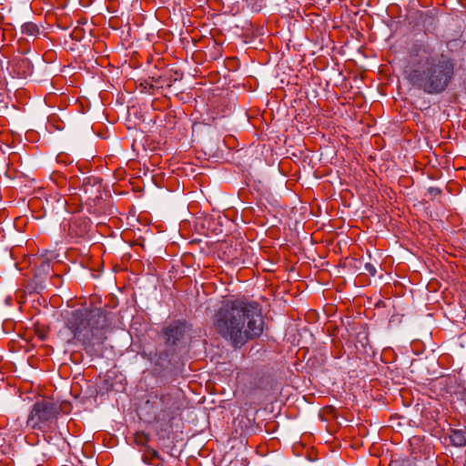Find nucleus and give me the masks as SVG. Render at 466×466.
I'll list each match as a JSON object with an SVG mask.
<instances>
[{"label": "nucleus", "instance_id": "f257e3e1", "mask_svg": "<svg viewBox=\"0 0 466 466\" xmlns=\"http://www.w3.org/2000/svg\"><path fill=\"white\" fill-rule=\"evenodd\" d=\"M455 60L440 52L429 38L413 42L408 49L406 78L415 88L428 95L443 93L455 76Z\"/></svg>", "mask_w": 466, "mask_h": 466}, {"label": "nucleus", "instance_id": "423d86ee", "mask_svg": "<svg viewBox=\"0 0 466 466\" xmlns=\"http://www.w3.org/2000/svg\"><path fill=\"white\" fill-rule=\"evenodd\" d=\"M446 392L457 400L466 399V387L461 384L455 377H448L446 379Z\"/></svg>", "mask_w": 466, "mask_h": 466}, {"label": "nucleus", "instance_id": "ddd939ff", "mask_svg": "<svg viewBox=\"0 0 466 466\" xmlns=\"http://www.w3.org/2000/svg\"><path fill=\"white\" fill-rule=\"evenodd\" d=\"M431 194L437 196L441 194V190L439 188L431 187L430 188Z\"/></svg>", "mask_w": 466, "mask_h": 466}, {"label": "nucleus", "instance_id": "1a4fd4ad", "mask_svg": "<svg viewBox=\"0 0 466 466\" xmlns=\"http://www.w3.org/2000/svg\"><path fill=\"white\" fill-rule=\"evenodd\" d=\"M451 443L456 447H463L466 445V431L451 430L450 434Z\"/></svg>", "mask_w": 466, "mask_h": 466}, {"label": "nucleus", "instance_id": "9b49d317", "mask_svg": "<svg viewBox=\"0 0 466 466\" xmlns=\"http://www.w3.org/2000/svg\"><path fill=\"white\" fill-rule=\"evenodd\" d=\"M51 270V266H50V263L47 262V261H42V263L40 264L38 269H37V272L35 274V278L38 279V278H41V273H46V274H48Z\"/></svg>", "mask_w": 466, "mask_h": 466}, {"label": "nucleus", "instance_id": "9d476101", "mask_svg": "<svg viewBox=\"0 0 466 466\" xmlns=\"http://www.w3.org/2000/svg\"><path fill=\"white\" fill-rule=\"evenodd\" d=\"M21 31L25 35L36 36L39 34V27L35 23L27 22L22 25Z\"/></svg>", "mask_w": 466, "mask_h": 466}, {"label": "nucleus", "instance_id": "4468645a", "mask_svg": "<svg viewBox=\"0 0 466 466\" xmlns=\"http://www.w3.org/2000/svg\"><path fill=\"white\" fill-rule=\"evenodd\" d=\"M150 454H151V457H152V458H158V456H159V455H158V452H157V451H155V450H152V451H150Z\"/></svg>", "mask_w": 466, "mask_h": 466}, {"label": "nucleus", "instance_id": "0eeeda50", "mask_svg": "<svg viewBox=\"0 0 466 466\" xmlns=\"http://www.w3.org/2000/svg\"><path fill=\"white\" fill-rule=\"evenodd\" d=\"M185 332V324L180 321H175L164 329L166 340L170 344H176L177 340L184 337Z\"/></svg>", "mask_w": 466, "mask_h": 466}, {"label": "nucleus", "instance_id": "2eb2a0df", "mask_svg": "<svg viewBox=\"0 0 466 466\" xmlns=\"http://www.w3.org/2000/svg\"><path fill=\"white\" fill-rule=\"evenodd\" d=\"M458 2L462 7L466 8V0H458Z\"/></svg>", "mask_w": 466, "mask_h": 466}, {"label": "nucleus", "instance_id": "20e7f679", "mask_svg": "<svg viewBox=\"0 0 466 466\" xmlns=\"http://www.w3.org/2000/svg\"><path fill=\"white\" fill-rule=\"evenodd\" d=\"M58 415L59 406L56 403L49 400H42L33 405L26 425L46 434L56 428Z\"/></svg>", "mask_w": 466, "mask_h": 466}, {"label": "nucleus", "instance_id": "39448f33", "mask_svg": "<svg viewBox=\"0 0 466 466\" xmlns=\"http://www.w3.org/2000/svg\"><path fill=\"white\" fill-rule=\"evenodd\" d=\"M68 235L72 238H83L90 230V220L86 217L75 216L67 223Z\"/></svg>", "mask_w": 466, "mask_h": 466}, {"label": "nucleus", "instance_id": "f03ea898", "mask_svg": "<svg viewBox=\"0 0 466 466\" xmlns=\"http://www.w3.org/2000/svg\"><path fill=\"white\" fill-rule=\"evenodd\" d=\"M212 326L217 334L238 349L262 334L264 320L258 303L228 300L215 311Z\"/></svg>", "mask_w": 466, "mask_h": 466}, {"label": "nucleus", "instance_id": "6e6552de", "mask_svg": "<svg viewBox=\"0 0 466 466\" xmlns=\"http://www.w3.org/2000/svg\"><path fill=\"white\" fill-rule=\"evenodd\" d=\"M160 400H161L162 405L164 406V409L162 411L166 414L165 418H167L168 420H172L174 418V415H175L177 410L178 409V405H177L176 398L172 394L167 393V394H163L160 397Z\"/></svg>", "mask_w": 466, "mask_h": 466}, {"label": "nucleus", "instance_id": "f8f14e48", "mask_svg": "<svg viewBox=\"0 0 466 466\" xmlns=\"http://www.w3.org/2000/svg\"><path fill=\"white\" fill-rule=\"evenodd\" d=\"M365 268L367 271H369L372 276H374L376 274V268L375 267L370 264V263H366L365 264Z\"/></svg>", "mask_w": 466, "mask_h": 466}, {"label": "nucleus", "instance_id": "7ed1b4c3", "mask_svg": "<svg viewBox=\"0 0 466 466\" xmlns=\"http://www.w3.org/2000/svg\"><path fill=\"white\" fill-rule=\"evenodd\" d=\"M107 326V316L102 309H78L67 314L59 334L68 344L95 346L104 342Z\"/></svg>", "mask_w": 466, "mask_h": 466}]
</instances>
